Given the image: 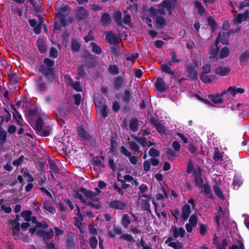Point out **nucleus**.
Returning a JSON list of instances; mask_svg holds the SVG:
<instances>
[{
    "label": "nucleus",
    "mask_w": 249,
    "mask_h": 249,
    "mask_svg": "<svg viewBox=\"0 0 249 249\" xmlns=\"http://www.w3.org/2000/svg\"><path fill=\"white\" fill-rule=\"evenodd\" d=\"M174 0H164L159 5V8L157 9L153 7L149 8L148 10L149 14L151 16L155 17L158 13L160 15H163L165 13L164 9L169 11V14H172L171 10L175 7V3L172 2Z\"/></svg>",
    "instance_id": "f257e3e1"
},
{
    "label": "nucleus",
    "mask_w": 249,
    "mask_h": 249,
    "mask_svg": "<svg viewBox=\"0 0 249 249\" xmlns=\"http://www.w3.org/2000/svg\"><path fill=\"white\" fill-rule=\"evenodd\" d=\"M140 199L142 198H144V199L142 198L141 200V204L142 207L145 210L149 211L150 210V205L149 204V202L152 200L153 204L154 205L155 211L156 213V215L158 217H160V214L159 211L161 210L160 208L164 207V204L163 202H161V207L159 206L158 204L156 203L154 200H152L151 197L149 195H140Z\"/></svg>",
    "instance_id": "f03ea898"
},
{
    "label": "nucleus",
    "mask_w": 249,
    "mask_h": 249,
    "mask_svg": "<svg viewBox=\"0 0 249 249\" xmlns=\"http://www.w3.org/2000/svg\"><path fill=\"white\" fill-rule=\"evenodd\" d=\"M82 191L84 196L86 197V200L85 199L87 202L86 203L89 204L92 207L95 208L96 209H98L100 207L99 201L94 199V198L100 193L98 188L95 189V193L86 190L84 188H82Z\"/></svg>",
    "instance_id": "7ed1b4c3"
},
{
    "label": "nucleus",
    "mask_w": 249,
    "mask_h": 249,
    "mask_svg": "<svg viewBox=\"0 0 249 249\" xmlns=\"http://www.w3.org/2000/svg\"><path fill=\"white\" fill-rule=\"evenodd\" d=\"M56 9L57 11V18L60 19V24L65 26L66 25L65 17L67 16L70 12V9L66 4L61 5L60 2H57L55 4Z\"/></svg>",
    "instance_id": "20e7f679"
},
{
    "label": "nucleus",
    "mask_w": 249,
    "mask_h": 249,
    "mask_svg": "<svg viewBox=\"0 0 249 249\" xmlns=\"http://www.w3.org/2000/svg\"><path fill=\"white\" fill-rule=\"evenodd\" d=\"M224 95L222 94V92L220 94L215 95H209L204 98L201 97L199 95L196 94L195 97L198 100L203 102L207 105H211L210 101L213 102L214 104H219L223 102L222 96Z\"/></svg>",
    "instance_id": "39448f33"
},
{
    "label": "nucleus",
    "mask_w": 249,
    "mask_h": 249,
    "mask_svg": "<svg viewBox=\"0 0 249 249\" xmlns=\"http://www.w3.org/2000/svg\"><path fill=\"white\" fill-rule=\"evenodd\" d=\"M195 207V200L193 199H190L188 203L184 204L181 208L180 218L186 220L191 214V209Z\"/></svg>",
    "instance_id": "423d86ee"
},
{
    "label": "nucleus",
    "mask_w": 249,
    "mask_h": 249,
    "mask_svg": "<svg viewBox=\"0 0 249 249\" xmlns=\"http://www.w3.org/2000/svg\"><path fill=\"white\" fill-rule=\"evenodd\" d=\"M45 66H40L39 70L44 74L49 75L53 73V67L54 65V61L49 58H45L44 60Z\"/></svg>",
    "instance_id": "0eeeda50"
},
{
    "label": "nucleus",
    "mask_w": 249,
    "mask_h": 249,
    "mask_svg": "<svg viewBox=\"0 0 249 249\" xmlns=\"http://www.w3.org/2000/svg\"><path fill=\"white\" fill-rule=\"evenodd\" d=\"M29 231L31 234H34L36 232V234L39 236L43 237L44 238H49L53 234V231L51 230L49 232H45L44 231L40 230H37L36 228H31Z\"/></svg>",
    "instance_id": "6e6552de"
},
{
    "label": "nucleus",
    "mask_w": 249,
    "mask_h": 249,
    "mask_svg": "<svg viewBox=\"0 0 249 249\" xmlns=\"http://www.w3.org/2000/svg\"><path fill=\"white\" fill-rule=\"evenodd\" d=\"M244 92V89L241 88H238L234 86H231L227 90H224L222 92V95H225L227 93H229L230 94L232 95L233 96H235V95L237 93L242 94Z\"/></svg>",
    "instance_id": "1a4fd4ad"
},
{
    "label": "nucleus",
    "mask_w": 249,
    "mask_h": 249,
    "mask_svg": "<svg viewBox=\"0 0 249 249\" xmlns=\"http://www.w3.org/2000/svg\"><path fill=\"white\" fill-rule=\"evenodd\" d=\"M216 43L210 49L209 52V58L210 59H214L216 60L218 59L219 50Z\"/></svg>",
    "instance_id": "9d476101"
},
{
    "label": "nucleus",
    "mask_w": 249,
    "mask_h": 249,
    "mask_svg": "<svg viewBox=\"0 0 249 249\" xmlns=\"http://www.w3.org/2000/svg\"><path fill=\"white\" fill-rule=\"evenodd\" d=\"M231 69L228 67L218 66L215 69V72L221 76L228 75L230 72Z\"/></svg>",
    "instance_id": "9b49d317"
},
{
    "label": "nucleus",
    "mask_w": 249,
    "mask_h": 249,
    "mask_svg": "<svg viewBox=\"0 0 249 249\" xmlns=\"http://www.w3.org/2000/svg\"><path fill=\"white\" fill-rule=\"evenodd\" d=\"M170 231L175 238H177L179 236L183 237L185 233V231L183 228H179L178 229L176 227H172Z\"/></svg>",
    "instance_id": "f8f14e48"
},
{
    "label": "nucleus",
    "mask_w": 249,
    "mask_h": 249,
    "mask_svg": "<svg viewBox=\"0 0 249 249\" xmlns=\"http://www.w3.org/2000/svg\"><path fill=\"white\" fill-rule=\"evenodd\" d=\"M229 34L223 32L220 33L215 41L216 45L221 42L223 45H226L228 43Z\"/></svg>",
    "instance_id": "ddd939ff"
},
{
    "label": "nucleus",
    "mask_w": 249,
    "mask_h": 249,
    "mask_svg": "<svg viewBox=\"0 0 249 249\" xmlns=\"http://www.w3.org/2000/svg\"><path fill=\"white\" fill-rule=\"evenodd\" d=\"M106 39L107 41L112 45H115L119 42L118 36L112 32H109L107 34Z\"/></svg>",
    "instance_id": "4468645a"
},
{
    "label": "nucleus",
    "mask_w": 249,
    "mask_h": 249,
    "mask_svg": "<svg viewBox=\"0 0 249 249\" xmlns=\"http://www.w3.org/2000/svg\"><path fill=\"white\" fill-rule=\"evenodd\" d=\"M109 205L112 208L123 210L125 207V204L121 201L113 200L109 203Z\"/></svg>",
    "instance_id": "2eb2a0df"
},
{
    "label": "nucleus",
    "mask_w": 249,
    "mask_h": 249,
    "mask_svg": "<svg viewBox=\"0 0 249 249\" xmlns=\"http://www.w3.org/2000/svg\"><path fill=\"white\" fill-rule=\"evenodd\" d=\"M155 85L157 89L160 92L164 91L167 88V86L165 84L164 80L160 78L157 79L155 83Z\"/></svg>",
    "instance_id": "dca6fc26"
},
{
    "label": "nucleus",
    "mask_w": 249,
    "mask_h": 249,
    "mask_svg": "<svg viewBox=\"0 0 249 249\" xmlns=\"http://www.w3.org/2000/svg\"><path fill=\"white\" fill-rule=\"evenodd\" d=\"M249 13L248 11L245 12L244 14H238L234 18L233 22L235 23L240 24L243 21L247 20L249 18Z\"/></svg>",
    "instance_id": "f3484780"
},
{
    "label": "nucleus",
    "mask_w": 249,
    "mask_h": 249,
    "mask_svg": "<svg viewBox=\"0 0 249 249\" xmlns=\"http://www.w3.org/2000/svg\"><path fill=\"white\" fill-rule=\"evenodd\" d=\"M228 213H224L222 210V209L219 207V210L215 213V217H216V222L218 226L219 225V222L221 220L223 217H227L228 216Z\"/></svg>",
    "instance_id": "a211bd4d"
},
{
    "label": "nucleus",
    "mask_w": 249,
    "mask_h": 249,
    "mask_svg": "<svg viewBox=\"0 0 249 249\" xmlns=\"http://www.w3.org/2000/svg\"><path fill=\"white\" fill-rule=\"evenodd\" d=\"M76 16L79 19H83L88 16L87 11L84 8L78 7L76 10Z\"/></svg>",
    "instance_id": "6ab92c4d"
},
{
    "label": "nucleus",
    "mask_w": 249,
    "mask_h": 249,
    "mask_svg": "<svg viewBox=\"0 0 249 249\" xmlns=\"http://www.w3.org/2000/svg\"><path fill=\"white\" fill-rule=\"evenodd\" d=\"M187 73L191 79L195 80L197 78V72L193 66H189L188 67Z\"/></svg>",
    "instance_id": "aec40b11"
},
{
    "label": "nucleus",
    "mask_w": 249,
    "mask_h": 249,
    "mask_svg": "<svg viewBox=\"0 0 249 249\" xmlns=\"http://www.w3.org/2000/svg\"><path fill=\"white\" fill-rule=\"evenodd\" d=\"M230 53L228 47H224L219 51L218 59H224L227 57Z\"/></svg>",
    "instance_id": "412c9836"
},
{
    "label": "nucleus",
    "mask_w": 249,
    "mask_h": 249,
    "mask_svg": "<svg viewBox=\"0 0 249 249\" xmlns=\"http://www.w3.org/2000/svg\"><path fill=\"white\" fill-rule=\"evenodd\" d=\"M194 176L196 180V185L198 187H201L203 183V180L201 177V171L198 169L197 171L194 173Z\"/></svg>",
    "instance_id": "4be33fe9"
},
{
    "label": "nucleus",
    "mask_w": 249,
    "mask_h": 249,
    "mask_svg": "<svg viewBox=\"0 0 249 249\" xmlns=\"http://www.w3.org/2000/svg\"><path fill=\"white\" fill-rule=\"evenodd\" d=\"M239 61L241 63L249 62V50H247L241 53Z\"/></svg>",
    "instance_id": "5701e85b"
},
{
    "label": "nucleus",
    "mask_w": 249,
    "mask_h": 249,
    "mask_svg": "<svg viewBox=\"0 0 249 249\" xmlns=\"http://www.w3.org/2000/svg\"><path fill=\"white\" fill-rule=\"evenodd\" d=\"M201 80L205 83L212 82L215 80V76L213 75H206L202 74L200 76Z\"/></svg>",
    "instance_id": "b1692460"
},
{
    "label": "nucleus",
    "mask_w": 249,
    "mask_h": 249,
    "mask_svg": "<svg viewBox=\"0 0 249 249\" xmlns=\"http://www.w3.org/2000/svg\"><path fill=\"white\" fill-rule=\"evenodd\" d=\"M77 132L78 135L84 139L88 140L90 138L89 133L82 127H78Z\"/></svg>",
    "instance_id": "393cba45"
},
{
    "label": "nucleus",
    "mask_w": 249,
    "mask_h": 249,
    "mask_svg": "<svg viewBox=\"0 0 249 249\" xmlns=\"http://www.w3.org/2000/svg\"><path fill=\"white\" fill-rule=\"evenodd\" d=\"M31 221L32 222V223L35 224V225L37 228H42L45 229L48 227L47 224L45 222L40 223L37 222V220L35 217H31Z\"/></svg>",
    "instance_id": "a878e982"
},
{
    "label": "nucleus",
    "mask_w": 249,
    "mask_h": 249,
    "mask_svg": "<svg viewBox=\"0 0 249 249\" xmlns=\"http://www.w3.org/2000/svg\"><path fill=\"white\" fill-rule=\"evenodd\" d=\"M153 123L155 125L156 127L157 130L158 131L159 133H160V135H163L165 134L166 130L164 126L155 120L153 121Z\"/></svg>",
    "instance_id": "bb28decb"
},
{
    "label": "nucleus",
    "mask_w": 249,
    "mask_h": 249,
    "mask_svg": "<svg viewBox=\"0 0 249 249\" xmlns=\"http://www.w3.org/2000/svg\"><path fill=\"white\" fill-rule=\"evenodd\" d=\"M43 207L45 210L52 213H54L55 212V209L52 206V204L49 201H45L43 203Z\"/></svg>",
    "instance_id": "cd10ccee"
},
{
    "label": "nucleus",
    "mask_w": 249,
    "mask_h": 249,
    "mask_svg": "<svg viewBox=\"0 0 249 249\" xmlns=\"http://www.w3.org/2000/svg\"><path fill=\"white\" fill-rule=\"evenodd\" d=\"M126 181L130 182L132 185L138 186L139 184L138 180L129 175H125L123 177Z\"/></svg>",
    "instance_id": "c85d7f7f"
},
{
    "label": "nucleus",
    "mask_w": 249,
    "mask_h": 249,
    "mask_svg": "<svg viewBox=\"0 0 249 249\" xmlns=\"http://www.w3.org/2000/svg\"><path fill=\"white\" fill-rule=\"evenodd\" d=\"M74 197L76 198L80 199L83 203H87L85 199L84 198V195L82 191V188L77 191H75L73 194Z\"/></svg>",
    "instance_id": "c756f323"
},
{
    "label": "nucleus",
    "mask_w": 249,
    "mask_h": 249,
    "mask_svg": "<svg viewBox=\"0 0 249 249\" xmlns=\"http://www.w3.org/2000/svg\"><path fill=\"white\" fill-rule=\"evenodd\" d=\"M114 18L118 25H122V13L120 11H116L114 13Z\"/></svg>",
    "instance_id": "7c9ffc66"
},
{
    "label": "nucleus",
    "mask_w": 249,
    "mask_h": 249,
    "mask_svg": "<svg viewBox=\"0 0 249 249\" xmlns=\"http://www.w3.org/2000/svg\"><path fill=\"white\" fill-rule=\"evenodd\" d=\"M194 5L195 6V7L197 9L198 13L200 15H203L205 13V9L202 7V6L201 5V3L197 1H195Z\"/></svg>",
    "instance_id": "2f4dec72"
},
{
    "label": "nucleus",
    "mask_w": 249,
    "mask_h": 249,
    "mask_svg": "<svg viewBox=\"0 0 249 249\" xmlns=\"http://www.w3.org/2000/svg\"><path fill=\"white\" fill-rule=\"evenodd\" d=\"M241 184L242 181L241 178L239 177H235L232 182V185L233 186L234 189L238 190Z\"/></svg>",
    "instance_id": "473e14b6"
},
{
    "label": "nucleus",
    "mask_w": 249,
    "mask_h": 249,
    "mask_svg": "<svg viewBox=\"0 0 249 249\" xmlns=\"http://www.w3.org/2000/svg\"><path fill=\"white\" fill-rule=\"evenodd\" d=\"M102 22L104 25H107L111 22V18L108 14H104L101 18Z\"/></svg>",
    "instance_id": "72a5a7b5"
},
{
    "label": "nucleus",
    "mask_w": 249,
    "mask_h": 249,
    "mask_svg": "<svg viewBox=\"0 0 249 249\" xmlns=\"http://www.w3.org/2000/svg\"><path fill=\"white\" fill-rule=\"evenodd\" d=\"M94 103L98 109L105 106V105L102 104V97L100 95H97L96 97H95Z\"/></svg>",
    "instance_id": "f704fd0d"
},
{
    "label": "nucleus",
    "mask_w": 249,
    "mask_h": 249,
    "mask_svg": "<svg viewBox=\"0 0 249 249\" xmlns=\"http://www.w3.org/2000/svg\"><path fill=\"white\" fill-rule=\"evenodd\" d=\"M171 59L169 62L170 65H172L173 64L179 62L180 60L178 59L176 53L174 52L170 53Z\"/></svg>",
    "instance_id": "c9c22d12"
},
{
    "label": "nucleus",
    "mask_w": 249,
    "mask_h": 249,
    "mask_svg": "<svg viewBox=\"0 0 249 249\" xmlns=\"http://www.w3.org/2000/svg\"><path fill=\"white\" fill-rule=\"evenodd\" d=\"M138 123V121L136 119H131L130 121L129 126L132 131H136L137 130Z\"/></svg>",
    "instance_id": "e433bc0d"
},
{
    "label": "nucleus",
    "mask_w": 249,
    "mask_h": 249,
    "mask_svg": "<svg viewBox=\"0 0 249 249\" xmlns=\"http://www.w3.org/2000/svg\"><path fill=\"white\" fill-rule=\"evenodd\" d=\"M30 211H24L22 213L21 215L24 218L25 221L30 222L32 217Z\"/></svg>",
    "instance_id": "4c0bfd02"
},
{
    "label": "nucleus",
    "mask_w": 249,
    "mask_h": 249,
    "mask_svg": "<svg viewBox=\"0 0 249 249\" xmlns=\"http://www.w3.org/2000/svg\"><path fill=\"white\" fill-rule=\"evenodd\" d=\"M121 233V230L119 228L115 227L113 229L112 231H110L108 232L109 235L110 237L113 238L115 235Z\"/></svg>",
    "instance_id": "58836bf2"
},
{
    "label": "nucleus",
    "mask_w": 249,
    "mask_h": 249,
    "mask_svg": "<svg viewBox=\"0 0 249 249\" xmlns=\"http://www.w3.org/2000/svg\"><path fill=\"white\" fill-rule=\"evenodd\" d=\"M197 223V217L195 214L192 215L189 219L188 224L196 226Z\"/></svg>",
    "instance_id": "ea45409f"
},
{
    "label": "nucleus",
    "mask_w": 249,
    "mask_h": 249,
    "mask_svg": "<svg viewBox=\"0 0 249 249\" xmlns=\"http://www.w3.org/2000/svg\"><path fill=\"white\" fill-rule=\"evenodd\" d=\"M122 222L124 226L126 228L130 224V220H129L127 214H124L123 215L122 219Z\"/></svg>",
    "instance_id": "a19ab883"
},
{
    "label": "nucleus",
    "mask_w": 249,
    "mask_h": 249,
    "mask_svg": "<svg viewBox=\"0 0 249 249\" xmlns=\"http://www.w3.org/2000/svg\"><path fill=\"white\" fill-rule=\"evenodd\" d=\"M161 69L163 72L171 74L172 75L174 74V72L172 71L171 68L166 64H163L161 65Z\"/></svg>",
    "instance_id": "79ce46f5"
},
{
    "label": "nucleus",
    "mask_w": 249,
    "mask_h": 249,
    "mask_svg": "<svg viewBox=\"0 0 249 249\" xmlns=\"http://www.w3.org/2000/svg\"><path fill=\"white\" fill-rule=\"evenodd\" d=\"M91 46L92 48V51L97 54H100L102 53V49L100 47L97 46L94 43H91Z\"/></svg>",
    "instance_id": "37998d69"
},
{
    "label": "nucleus",
    "mask_w": 249,
    "mask_h": 249,
    "mask_svg": "<svg viewBox=\"0 0 249 249\" xmlns=\"http://www.w3.org/2000/svg\"><path fill=\"white\" fill-rule=\"evenodd\" d=\"M123 80L121 77H117L114 81V86L116 88H120L123 84Z\"/></svg>",
    "instance_id": "c03bdc74"
},
{
    "label": "nucleus",
    "mask_w": 249,
    "mask_h": 249,
    "mask_svg": "<svg viewBox=\"0 0 249 249\" xmlns=\"http://www.w3.org/2000/svg\"><path fill=\"white\" fill-rule=\"evenodd\" d=\"M75 225L80 230V231L81 232H83L84 230L82 228V222H81L82 218H81V216H80V219H79L78 218H75Z\"/></svg>",
    "instance_id": "a18cd8bd"
},
{
    "label": "nucleus",
    "mask_w": 249,
    "mask_h": 249,
    "mask_svg": "<svg viewBox=\"0 0 249 249\" xmlns=\"http://www.w3.org/2000/svg\"><path fill=\"white\" fill-rule=\"evenodd\" d=\"M80 48V44L76 40H72L71 42V49L73 51L77 52Z\"/></svg>",
    "instance_id": "49530a36"
},
{
    "label": "nucleus",
    "mask_w": 249,
    "mask_h": 249,
    "mask_svg": "<svg viewBox=\"0 0 249 249\" xmlns=\"http://www.w3.org/2000/svg\"><path fill=\"white\" fill-rule=\"evenodd\" d=\"M231 249H245L243 242L241 240L238 241L237 244L233 245Z\"/></svg>",
    "instance_id": "de8ad7c7"
},
{
    "label": "nucleus",
    "mask_w": 249,
    "mask_h": 249,
    "mask_svg": "<svg viewBox=\"0 0 249 249\" xmlns=\"http://www.w3.org/2000/svg\"><path fill=\"white\" fill-rule=\"evenodd\" d=\"M139 190L140 191L139 197H140V195H146L145 193L148 190V186L145 184H142L139 186Z\"/></svg>",
    "instance_id": "09e8293b"
},
{
    "label": "nucleus",
    "mask_w": 249,
    "mask_h": 249,
    "mask_svg": "<svg viewBox=\"0 0 249 249\" xmlns=\"http://www.w3.org/2000/svg\"><path fill=\"white\" fill-rule=\"evenodd\" d=\"M118 179L119 181H121L122 183V187L123 189H126L129 187L128 184L125 183V182L121 178L122 177H121V175L120 173V171H119L117 175Z\"/></svg>",
    "instance_id": "8fccbe9b"
},
{
    "label": "nucleus",
    "mask_w": 249,
    "mask_h": 249,
    "mask_svg": "<svg viewBox=\"0 0 249 249\" xmlns=\"http://www.w3.org/2000/svg\"><path fill=\"white\" fill-rule=\"evenodd\" d=\"M208 22L210 26L211 29L212 30H214L216 27V24L215 22L214 21L213 18H212L211 17H209L208 18Z\"/></svg>",
    "instance_id": "3c124183"
},
{
    "label": "nucleus",
    "mask_w": 249,
    "mask_h": 249,
    "mask_svg": "<svg viewBox=\"0 0 249 249\" xmlns=\"http://www.w3.org/2000/svg\"><path fill=\"white\" fill-rule=\"evenodd\" d=\"M156 21L157 24L160 26L165 25L166 23V20L162 17H157L156 19Z\"/></svg>",
    "instance_id": "603ef678"
},
{
    "label": "nucleus",
    "mask_w": 249,
    "mask_h": 249,
    "mask_svg": "<svg viewBox=\"0 0 249 249\" xmlns=\"http://www.w3.org/2000/svg\"><path fill=\"white\" fill-rule=\"evenodd\" d=\"M149 154L151 157H156L159 156L160 152L157 149L154 148H151L149 150Z\"/></svg>",
    "instance_id": "864d4df0"
},
{
    "label": "nucleus",
    "mask_w": 249,
    "mask_h": 249,
    "mask_svg": "<svg viewBox=\"0 0 249 249\" xmlns=\"http://www.w3.org/2000/svg\"><path fill=\"white\" fill-rule=\"evenodd\" d=\"M213 190L215 194L220 198L224 199V196L220 189L217 186H214Z\"/></svg>",
    "instance_id": "5fc2aeb1"
},
{
    "label": "nucleus",
    "mask_w": 249,
    "mask_h": 249,
    "mask_svg": "<svg viewBox=\"0 0 249 249\" xmlns=\"http://www.w3.org/2000/svg\"><path fill=\"white\" fill-rule=\"evenodd\" d=\"M221 154L217 148H215L214 149V155L213 159L215 161H218L221 160Z\"/></svg>",
    "instance_id": "6e6d98bb"
},
{
    "label": "nucleus",
    "mask_w": 249,
    "mask_h": 249,
    "mask_svg": "<svg viewBox=\"0 0 249 249\" xmlns=\"http://www.w3.org/2000/svg\"><path fill=\"white\" fill-rule=\"evenodd\" d=\"M208 227L207 225L203 224L200 225L199 232L201 235H204L206 233Z\"/></svg>",
    "instance_id": "4d7b16f0"
},
{
    "label": "nucleus",
    "mask_w": 249,
    "mask_h": 249,
    "mask_svg": "<svg viewBox=\"0 0 249 249\" xmlns=\"http://www.w3.org/2000/svg\"><path fill=\"white\" fill-rule=\"evenodd\" d=\"M203 74L210 73L211 71V66L209 64H206L202 68Z\"/></svg>",
    "instance_id": "13d9d810"
},
{
    "label": "nucleus",
    "mask_w": 249,
    "mask_h": 249,
    "mask_svg": "<svg viewBox=\"0 0 249 249\" xmlns=\"http://www.w3.org/2000/svg\"><path fill=\"white\" fill-rule=\"evenodd\" d=\"M6 138V132L0 128V142L3 143Z\"/></svg>",
    "instance_id": "bf43d9fd"
},
{
    "label": "nucleus",
    "mask_w": 249,
    "mask_h": 249,
    "mask_svg": "<svg viewBox=\"0 0 249 249\" xmlns=\"http://www.w3.org/2000/svg\"><path fill=\"white\" fill-rule=\"evenodd\" d=\"M89 242H90V247L92 249H94L96 247V246L97 245L98 242H97V240L96 238V237H91L90 239Z\"/></svg>",
    "instance_id": "052dcab7"
},
{
    "label": "nucleus",
    "mask_w": 249,
    "mask_h": 249,
    "mask_svg": "<svg viewBox=\"0 0 249 249\" xmlns=\"http://www.w3.org/2000/svg\"><path fill=\"white\" fill-rule=\"evenodd\" d=\"M108 71L110 73L113 74H116L119 72L117 67L115 65H111L109 66Z\"/></svg>",
    "instance_id": "680f3d73"
},
{
    "label": "nucleus",
    "mask_w": 249,
    "mask_h": 249,
    "mask_svg": "<svg viewBox=\"0 0 249 249\" xmlns=\"http://www.w3.org/2000/svg\"><path fill=\"white\" fill-rule=\"evenodd\" d=\"M203 192L204 194L211 197V189L210 186L208 184H205L203 186Z\"/></svg>",
    "instance_id": "e2e57ef3"
},
{
    "label": "nucleus",
    "mask_w": 249,
    "mask_h": 249,
    "mask_svg": "<svg viewBox=\"0 0 249 249\" xmlns=\"http://www.w3.org/2000/svg\"><path fill=\"white\" fill-rule=\"evenodd\" d=\"M98 110L100 112L103 117L105 118L107 116V109L106 105L99 108Z\"/></svg>",
    "instance_id": "0e129e2a"
},
{
    "label": "nucleus",
    "mask_w": 249,
    "mask_h": 249,
    "mask_svg": "<svg viewBox=\"0 0 249 249\" xmlns=\"http://www.w3.org/2000/svg\"><path fill=\"white\" fill-rule=\"evenodd\" d=\"M143 170L145 172H147L150 170L151 165L149 160H146L143 162Z\"/></svg>",
    "instance_id": "69168bd1"
},
{
    "label": "nucleus",
    "mask_w": 249,
    "mask_h": 249,
    "mask_svg": "<svg viewBox=\"0 0 249 249\" xmlns=\"http://www.w3.org/2000/svg\"><path fill=\"white\" fill-rule=\"evenodd\" d=\"M37 45L39 51L41 53H43L45 52L46 47L43 44H42L41 41L40 40H37Z\"/></svg>",
    "instance_id": "338daca9"
},
{
    "label": "nucleus",
    "mask_w": 249,
    "mask_h": 249,
    "mask_svg": "<svg viewBox=\"0 0 249 249\" xmlns=\"http://www.w3.org/2000/svg\"><path fill=\"white\" fill-rule=\"evenodd\" d=\"M131 95V93L129 90H126L124 92V94L123 97V100L124 102H128L130 99V97Z\"/></svg>",
    "instance_id": "774afa93"
}]
</instances>
